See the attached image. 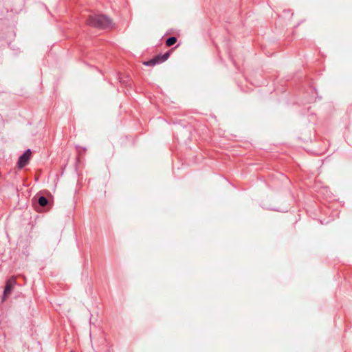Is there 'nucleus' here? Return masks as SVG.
<instances>
[{"instance_id":"nucleus-1","label":"nucleus","mask_w":352,"mask_h":352,"mask_svg":"<svg viewBox=\"0 0 352 352\" xmlns=\"http://www.w3.org/2000/svg\"><path fill=\"white\" fill-rule=\"evenodd\" d=\"M87 23L94 28L104 29L111 26V20L103 14H94L89 16Z\"/></svg>"},{"instance_id":"nucleus-2","label":"nucleus","mask_w":352,"mask_h":352,"mask_svg":"<svg viewBox=\"0 0 352 352\" xmlns=\"http://www.w3.org/2000/svg\"><path fill=\"white\" fill-rule=\"evenodd\" d=\"M15 284L16 280L15 278L13 277L7 280L3 292V300H5L6 299L8 296L10 294Z\"/></svg>"},{"instance_id":"nucleus-3","label":"nucleus","mask_w":352,"mask_h":352,"mask_svg":"<svg viewBox=\"0 0 352 352\" xmlns=\"http://www.w3.org/2000/svg\"><path fill=\"white\" fill-rule=\"evenodd\" d=\"M31 156V151L30 149H28L25 152L19 157L18 161V166L19 168H23L29 162Z\"/></svg>"},{"instance_id":"nucleus-4","label":"nucleus","mask_w":352,"mask_h":352,"mask_svg":"<svg viewBox=\"0 0 352 352\" xmlns=\"http://www.w3.org/2000/svg\"><path fill=\"white\" fill-rule=\"evenodd\" d=\"M158 63H160L159 58H157V56H155L153 59H151V60L145 62L144 65H146V66H153V65H155L156 64H158Z\"/></svg>"},{"instance_id":"nucleus-5","label":"nucleus","mask_w":352,"mask_h":352,"mask_svg":"<svg viewBox=\"0 0 352 352\" xmlns=\"http://www.w3.org/2000/svg\"><path fill=\"white\" fill-rule=\"evenodd\" d=\"M38 202L41 206H45L48 204V200L46 197L41 196L38 198Z\"/></svg>"},{"instance_id":"nucleus-6","label":"nucleus","mask_w":352,"mask_h":352,"mask_svg":"<svg viewBox=\"0 0 352 352\" xmlns=\"http://www.w3.org/2000/svg\"><path fill=\"white\" fill-rule=\"evenodd\" d=\"M177 42V38L175 36H171L170 38H168L166 41V45L168 46H171V45H173L175 43Z\"/></svg>"},{"instance_id":"nucleus-7","label":"nucleus","mask_w":352,"mask_h":352,"mask_svg":"<svg viewBox=\"0 0 352 352\" xmlns=\"http://www.w3.org/2000/svg\"><path fill=\"white\" fill-rule=\"evenodd\" d=\"M159 58L160 63L164 62L166 60L169 56V54L168 52L165 53L162 56H157Z\"/></svg>"}]
</instances>
